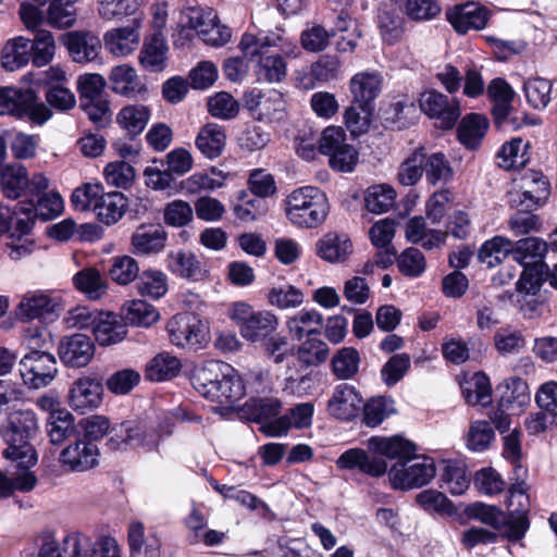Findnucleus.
<instances>
[{
	"instance_id": "obj_33",
	"label": "nucleus",
	"mask_w": 557,
	"mask_h": 557,
	"mask_svg": "<svg viewBox=\"0 0 557 557\" xmlns=\"http://www.w3.org/2000/svg\"><path fill=\"white\" fill-rule=\"evenodd\" d=\"M168 46L162 33H153L146 38L140 51L141 65L151 72H160L165 67Z\"/></svg>"
},
{
	"instance_id": "obj_53",
	"label": "nucleus",
	"mask_w": 557,
	"mask_h": 557,
	"mask_svg": "<svg viewBox=\"0 0 557 557\" xmlns=\"http://www.w3.org/2000/svg\"><path fill=\"white\" fill-rule=\"evenodd\" d=\"M267 300L271 306L281 310L294 309L304 304L305 294L298 287L285 284L270 288Z\"/></svg>"
},
{
	"instance_id": "obj_59",
	"label": "nucleus",
	"mask_w": 557,
	"mask_h": 557,
	"mask_svg": "<svg viewBox=\"0 0 557 557\" xmlns=\"http://www.w3.org/2000/svg\"><path fill=\"white\" fill-rule=\"evenodd\" d=\"M124 310V321L132 325L148 327L159 319V312L154 307L141 299L129 301Z\"/></svg>"
},
{
	"instance_id": "obj_13",
	"label": "nucleus",
	"mask_w": 557,
	"mask_h": 557,
	"mask_svg": "<svg viewBox=\"0 0 557 557\" xmlns=\"http://www.w3.org/2000/svg\"><path fill=\"white\" fill-rule=\"evenodd\" d=\"M116 540L111 536H100L96 541L83 533H70L65 536L66 557H109L114 553Z\"/></svg>"
},
{
	"instance_id": "obj_64",
	"label": "nucleus",
	"mask_w": 557,
	"mask_h": 557,
	"mask_svg": "<svg viewBox=\"0 0 557 557\" xmlns=\"http://www.w3.org/2000/svg\"><path fill=\"white\" fill-rule=\"evenodd\" d=\"M109 275L119 285H127L139 275L138 262L131 256L114 257Z\"/></svg>"
},
{
	"instance_id": "obj_42",
	"label": "nucleus",
	"mask_w": 557,
	"mask_h": 557,
	"mask_svg": "<svg viewBox=\"0 0 557 557\" xmlns=\"http://www.w3.org/2000/svg\"><path fill=\"white\" fill-rule=\"evenodd\" d=\"M109 79L115 94L135 97L144 90L138 82L136 70L128 64L116 65L111 70Z\"/></svg>"
},
{
	"instance_id": "obj_4",
	"label": "nucleus",
	"mask_w": 557,
	"mask_h": 557,
	"mask_svg": "<svg viewBox=\"0 0 557 557\" xmlns=\"http://www.w3.org/2000/svg\"><path fill=\"white\" fill-rule=\"evenodd\" d=\"M285 212L293 224L301 227H315L325 220L329 201L325 194L319 188L304 186L287 196Z\"/></svg>"
},
{
	"instance_id": "obj_43",
	"label": "nucleus",
	"mask_w": 557,
	"mask_h": 557,
	"mask_svg": "<svg viewBox=\"0 0 557 557\" xmlns=\"http://www.w3.org/2000/svg\"><path fill=\"white\" fill-rule=\"evenodd\" d=\"M33 101L32 89H17L13 87L0 88V114L23 117L25 110Z\"/></svg>"
},
{
	"instance_id": "obj_40",
	"label": "nucleus",
	"mask_w": 557,
	"mask_h": 557,
	"mask_svg": "<svg viewBox=\"0 0 557 557\" xmlns=\"http://www.w3.org/2000/svg\"><path fill=\"white\" fill-rule=\"evenodd\" d=\"M75 288L91 300L100 299L108 292L104 276L95 268H85L72 278Z\"/></svg>"
},
{
	"instance_id": "obj_9",
	"label": "nucleus",
	"mask_w": 557,
	"mask_h": 557,
	"mask_svg": "<svg viewBox=\"0 0 557 557\" xmlns=\"http://www.w3.org/2000/svg\"><path fill=\"white\" fill-rule=\"evenodd\" d=\"M18 366L23 383L33 389L48 386L58 374L57 359L47 351L32 350L21 359Z\"/></svg>"
},
{
	"instance_id": "obj_20",
	"label": "nucleus",
	"mask_w": 557,
	"mask_h": 557,
	"mask_svg": "<svg viewBox=\"0 0 557 557\" xmlns=\"http://www.w3.org/2000/svg\"><path fill=\"white\" fill-rule=\"evenodd\" d=\"M63 42L76 63L95 61L102 49L99 37L86 30L69 32L63 36Z\"/></svg>"
},
{
	"instance_id": "obj_19",
	"label": "nucleus",
	"mask_w": 557,
	"mask_h": 557,
	"mask_svg": "<svg viewBox=\"0 0 557 557\" xmlns=\"http://www.w3.org/2000/svg\"><path fill=\"white\" fill-rule=\"evenodd\" d=\"M336 466L342 470L357 469L372 478H380L387 471V463L383 458L370 455L361 448H350L345 450L337 458Z\"/></svg>"
},
{
	"instance_id": "obj_46",
	"label": "nucleus",
	"mask_w": 557,
	"mask_h": 557,
	"mask_svg": "<svg viewBox=\"0 0 557 557\" xmlns=\"http://www.w3.org/2000/svg\"><path fill=\"white\" fill-rule=\"evenodd\" d=\"M125 207L126 198L122 193H103L94 212L100 222L112 225L123 216Z\"/></svg>"
},
{
	"instance_id": "obj_15",
	"label": "nucleus",
	"mask_w": 557,
	"mask_h": 557,
	"mask_svg": "<svg viewBox=\"0 0 557 557\" xmlns=\"http://www.w3.org/2000/svg\"><path fill=\"white\" fill-rule=\"evenodd\" d=\"M34 200L21 201L10 208L0 205V234L10 233V237L27 236L32 231Z\"/></svg>"
},
{
	"instance_id": "obj_1",
	"label": "nucleus",
	"mask_w": 557,
	"mask_h": 557,
	"mask_svg": "<svg viewBox=\"0 0 557 557\" xmlns=\"http://www.w3.org/2000/svg\"><path fill=\"white\" fill-rule=\"evenodd\" d=\"M238 48L245 59L257 61L256 73L259 79L269 83H280L286 77L287 65L284 58L296 59L301 54L296 41L281 27L269 32L261 30L257 35L246 33L242 36Z\"/></svg>"
},
{
	"instance_id": "obj_63",
	"label": "nucleus",
	"mask_w": 557,
	"mask_h": 557,
	"mask_svg": "<svg viewBox=\"0 0 557 557\" xmlns=\"http://www.w3.org/2000/svg\"><path fill=\"white\" fill-rule=\"evenodd\" d=\"M138 290L143 296L159 299L168 292V276L160 270H147L139 276Z\"/></svg>"
},
{
	"instance_id": "obj_39",
	"label": "nucleus",
	"mask_w": 557,
	"mask_h": 557,
	"mask_svg": "<svg viewBox=\"0 0 557 557\" xmlns=\"http://www.w3.org/2000/svg\"><path fill=\"white\" fill-rule=\"evenodd\" d=\"M150 116L147 106L135 103L123 107L116 115V122L129 136L135 137L146 128Z\"/></svg>"
},
{
	"instance_id": "obj_38",
	"label": "nucleus",
	"mask_w": 557,
	"mask_h": 557,
	"mask_svg": "<svg viewBox=\"0 0 557 557\" xmlns=\"http://www.w3.org/2000/svg\"><path fill=\"white\" fill-rule=\"evenodd\" d=\"M30 39L18 36L10 39L2 49L1 64L10 72L25 66L30 60Z\"/></svg>"
},
{
	"instance_id": "obj_50",
	"label": "nucleus",
	"mask_w": 557,
	"mask_h": 557,
	"mask_svg": "<svg viewBox=\"0 0 557 557\" xmlns=\"http://www.w3.org/2000/svg\"><path fill=\"white\" fill-rule=\"evenodd\" d=\"M466 401L472 406H487L492 403V387L490 379L482 372H476L466 383L462 389Z\"/></svg>"
},
{
	"instance_id": "obj_6",
	"label": "nucleus",
	"mask_w": 557,
	"mask_h": 557,
	"mask_svg": "<svg viewBox=\"0 0 557 557\" xmlns=\"http://www.w3.org/2000/svg\"><path fill=\"white\" fill-rule=\"evenodd\" d=\"M386 473L394 490L408 491L429 484L436 474V466L430 457L411 455L395 462Z\"/></svg>"
},
{
	"instance_id": "obj_11",
	"label": "nucleus",
	"mask_w": 557,
	"mask_h": 557,
	"mask_svg": "<svg viewBox=\"0 0 557 557\" xmlns=\"http://www.w3.org/2000/svg\"><path fill=\"white\" fill-rule=\"evenodd\" d=\"M95 350L91 338L81 333L62 337L58 346L60 360L70 368L88 366L95 356Z\"/></svg>"
},
{
	"instance_id": "obj_47",
	"label": "nucleus",
	"mask_w": 557,
	"mask_h": 557,
	"mask_svg": "<svg viewBox=\"0 0 557 557\" xmlns=\"http://www.w3.org/2000/svg\"><path fill=\"white\" fill-rule=\"evenodd\" d=\"M226 175L211 168L209 172H196L182 182V188L186 194L196 195L201 191H211L221 188L225 183Z\"/></svg>"
},
{
	"instance_id": "obj_61",
	"label": "nucleus",
	"mask_w": 557,
	"mask_h": 557,
	"mask_svg": "<svg viewBox=\"0 0 557 557\" xmlns=\"http://www.w3.org/2000/svg\"><path fill=\"white\" fill-rule=\"evenodd\" d=\"M330 354V348L325 342L317 337H308L297 349L299 362L306 367L323 363Z\"/></svg>"
},
{
	"instance_id": "obj_52",
	"label": "nucleus",
	"mask_w": 557,
	"mask_h": 557,
	"mask_svg": "<svg viewBox=\"0 0 557 557\" xmlns=\"http://www.w3.org/2000/svg\"><path fill=\"white\" fill-rule=\"evenodd\" d=\"M54 37L49 30H37L30 39L32 62L37 67L49 64L55 54Z\"/></svg>"
},
{
	"instance_id": "obj_30",
	"label": "nucleus",
	"mask_w": 557,
	"mask_h": 557,
	"mask_svg": "<svg viewBox=\"0 0 557 557\" xmlns=\"http://www.w3.org/2000/svg\"><path fill=\"white\" fill-rule=\"evenodd\" d=\"M106 49L115 57H126L133 53L140 41V35L135 26L117 27L108 30L103 36Z\"/></svg>"
},
{
	"instance_id": "obj_14",
	"label": "nucleus",
	"mask_w": 557,
	"mask_h": 557,
	"mask_svg": "<svg viewBox=\"0 0 557 557\" xmlns=\"http://www.w3.org/2000/svg\"><path fill=\"white\" fill-rule=\"evenodd\" d=\"M168 233L159 223H141L131 236V248L137 256H152L162 252L166 246Z\"/></svg>"
},
{
	"instance_id": "obj_51",
	"label": "nucleus",
	"mask_w": 557,
	"mask_h": 557,
	"mask_svg": "<svg viewBox=\"0 0 557 557\" xmlns=\"http://www.w3.org/2000/svg\"><path fill=\"white\" fill-rule=\"evenodd\" d=\"M424 161V148H417L400 163L397 173L398 182L406 187L416 185L423 175Z\"/></svg>"
},
{
	"instance_id": "obj_41",
	"label": "nucleus",
	"mask_w": 557,
	"mask_h": 557,
	"mask_svg": "<svg viewBox=\"0 0 557 557\" xmlns=\"http://www.w3.org/2000/svg\"><path fill=\"white\" fill-rule=\"evenodd\" d=\"M547 244L539 237H525L512 243L511 259L519 265L543 262Z\"/></svg>"
},
{
	"instance_id": "obj_54",
	"label": "nucleus",
	"mask_w": 557,
	"mask_h": 557,
	"mask_svg": "<svg viewBox=\"0 0 557 557\" xmlns=\"http://www.w3.org/2000/svg\"><path fill=\"white\" fill-rule=\"evenodd\" d=\"M523 270L516 282L517 290L525 294H536L542 282L547 281L548 267L544 262L522 264Z\"/></svg>"
},
{
	"instance_id": "obj_21",
	"label": "nucleus",
	"mask_w": 557,
	"mask_h": 557,
	"mask_svg": "<svg viewBox=\"0 0 557 557\" xmlns=\"http://www.w3.org/2000/svg\"><path fill=\"white\" fill-rule=\"evenodd\" d=\"M314 407L311 403L298 404L289 410L288 414L273 419L262 428L269 436L278 437L288 432L290 428L307 429L312 424Z\"/></svg>"
},
{
	"instance_id": "obj_56",
	"label": "nucleus",
	"mask_w": 557,
	"mask_h": 557,
	"mask_svg": "<svg viewBox=\"0 0 557 557\" xmlns=\"http://www.w3.org/2000/svg\"><path fill=\"white\" fill-rule=\"evenodd\" d=\"M73 431L74 418L71 412L60 410L49 413L47 432L52 444H61L71 436Z\"/></svg>"
},
{
	"instance_id": "obj_45",
	"label": "nucleus",
	"mask_w": 557,
	"mask_h": 557,
	"mask_svg": "<svg viewBox=\"0 0 557 557\" xmlns=\"http://www.w3.org/2000/svg\"><path fill=\"white\" fill-rule=\"evenodd\" d=\"M182 369L178 358L160 352L146 364V377L153 382L166 381L175 377Z\"/></svg>"
},
{
	"instance_id": "obj_44",
	"label": "nucleus",
	"mask_w": 557,
	"mask_h": 557,
	"mask_svg": "<svg viewBox=\"0 0 557 557\" xmlns=\"http://www.w3.org/2000/svg\"><path fill=\"white\" fill-rule=\"evenodd\" d=\"M28 183L26 169L17 163L0 165V185L7 198L17 199Z\"/></svg>"
},
{
	"instance_id": "obj_17",
	"label": "nucleus",
	"mask_w": 557,
	"mask_h": 557,
	"mask_svg": "<svg viewBox=\"0 0 557 557\" xmlns=\"http://www.w3.org/2000/svg\"><path fill=\"white\" fill-rule=\"evenodd\" d=\"M246 106L259 121L278 122L285 116L286 102L283 94L276 89L252 92L247 98Z\"/></svg>"
},
{
	"instance_id": "obj_32",
	"label": "nucleus",
	"mask_w": 557,
	"mask_h": 557,
	"mask_svg": "<svg viewBox=\"0 0 557 557\" xmlns=\"http://www.w3.org/2000/svg\"><path fill=\"white\" fill-rule=\"evenodd\" d=\"M108 436L107 446L110 450H126L146 445L144 431L132 422L109 429Z\"/></svg>"
},
{
	"instance_id": "obj_60",
	"label": "nucleus",
	"mask_w": 557,
	"mask_h": 557,
	"mask_svg": "<svg viewBox=\"0 0 557 557\" xmlns=\"http://www.w3.org/2000/svg\"><path fill=\"white\" fill-rule=\"evenodd\" d=\"M466 515L469 519L478 520L496 530L503 528L507 520V516L498 507L480 502L469 505Z\"/></svg>"
},
{
	"instance_id": "obj_62",
	"label": "nucleus",
	"mask_w": 557,
	"mask_h": 557,
	"mask_svg": "<svg viewBox=\"0 0 557 557\" xmlns=\"http://www.w3.org/2000/svg\"><path fill=\"white\" fill-rule=\"evenodd\" d=\"M394 411L392 399L383 396L373 397L363 405V422L371 428L377 426Z\"/></svg>"
},
{
	"instance_id": "obj_2",
	"label": "nucleus",
	"mask_w": 557,
	"mask_h": 557,
	"mask_svg": "<svg viewBox=\"0 0 557 557\" xmlns=\"http://www.w3.org/2000/svg\"><path fill=\"white\" fill-rule=\"evenodd\" d=\"M37 431L38 421L34 411L25 409L11 412L0 426L1 437L7 445L3 457L23 469L34 467L38 456L30 440Z\"/></svg>"
},
{
	"instance_id": "obj_34",
	"label": "nucleus",
	"mask_w": 557,
	"mask_h": 557,
	"mask_svg": "<svg viewBox=\"0 0 557 557\" xmlns=\"http://www.w3.org/2000/svg\"><path fill=\"white\" fill-rule=\"evenodd\" d=\"M488 128V121L478 113L466 115L458 125L457 135L459 141L468 149H476Z\"/></svg>"
},
{
	"instance_id": "obj_58",
	"label": "nucleus",
	"mask_w": 557,
	"mask_h": 557,
	"mask_svg": "<svg viewBox=\"0 0 557 557\" xmlns=\"http://www.w3.org/2000/svg\"><path fill=\"white\" fill-rule=\"evenodd\" d=\"M360 356L354 347L341 348L332 359L334 374L342 380L352 377L359 370Z\"/></svg>"
},
{
	"instance_id": "obj_5",
	"label": "nucleus",
	"mask_w": 557,
	"mask_h": 557,
	"mask_svg": "<svg viewBox=\"0 0 557 557\" xmlns=\"http://www.w3.org/2000/svg\"><path fill=\"white\" fill-rule=\"evenodd\" d=\"M228 315L238 327L240 335L252 343L267 338L278 326V318L275 313L270 310H255L245 301L234 302Z\"/></svg>"
},
{
	"instance_id": "obj_23",
	"label": "nucleus",
	"mask_w": 557,
	"mask_h": 557,
	"mask_svg": "<svg viewBox=\"0 0 557 557\" xmlns=\"http://www.w3.org/2000/svg\"><path fill=\"white\" fill-rule=\"evenodd\" d=\"M362 405V397L356 388L347 383L337 385L332 398L329 400L327 410L331 416L339 420H351L357 417Z\"/></svg>"
},
{
	"instance_id": "obj_7",
	"label": "nucleus",
	"mask_w": 557,
	"mask_h": 557,
	"mask_svg": "<svg viewBox=\"0 0 557 557\" xmlns=\"http://www.w3.org/2000/svg\"><path fill=\"white\" fill-rule=\"evenodd\" d=\"M62 310V298L52 290L36 289L25 293L15 308V317L22 322L51 320Z\"/></svg>"
},
{
	"instance_id": "obj_36",
	"label": "nucleus",
	"mask_w": 557,
	"mask_h": 557,
	"mask_svg": "<svg viewBox=\"0 0 557 557\" xmlns=\"http://www.w3.org/2000/svg\"><path fill=\"white\" fill-rule=\"evenodd\" d=\"M352 251V244L346 235L326 234L317 244L318 256L331 263L343 262Z\"/></svg>"
},
{
	"instance_id": "obj_27",
	"label": "nucleus",
	"mask_w": 557,
	"mask_h": 557,
	"mask_svg": "<svg viewBox=\"0 0 557 557\" xmlns=\"http://www.w3.org/2000/svg\"><path fill=\"white\" fill-rule=\"evenodd\" d=\"M91 333L101 346L117 344L124 339L127 333L124 319L113 312H99Z\"/></svg>"
},
{
	"instance_id": "obj_57",
	"label": "nucleus",
	"mask_w": 557,
	"mask_h": 557,
	"mask_svg": "<svg viewBox=\"0 0 557 557\" xmlns=\"http://www.w3.org/2000/svg\"><path fill=\"white\" fill-rule=\"evenodd\" d=\"M470 486V475L466 467L458 462H448L442 474V487L453 495H462Z\"/></svg>"
},
{
	"instance_id": "obj_29",
	"label": "nucleus",
	"mask_w": 557,
	"mask_h": 557,
	"mask_svg": "<svg viewBox=\"0 0 557 557\" xmlns=\"http://www.w3.org/2000/svg\"><path fill=\"white\" fill-rule=\"evenodd\" d=\"M323 315L315 309H302L286 320V330L296 341L305 336L320 335L323 326Z\"/></svg>"
},
{
	"instance_id": "obj_10",
	"label": "nucleus",
	"mask_w": 557,
	"mask_h": 557,
	"mask_svg": "<svg viewBox=\"0 0 557 557\" xmlns=\"http://www.w3.org/2000/svg\"><path fill=\"white\" fill-rule=\"evenodd\" d=\"M420 109L428 116L436 119L441 123V127L451 128L460 116V106L456 98L435 90L430 89L421 94Z\"/></svg>"
},
{
	"instance_id": "obj_24",
	"label": "nucleus",
	"mask_w": 557,
	"mask_h": 557,
	"mask_svg": "<svg viewBox=\"0 0 557 557\" xmlns=\"http://www.w3.org/2000/svg\"><path fill=\"white\" fill-rule=\"evenodd\" d=\"M218 14L211 9L190 7L181 13L178 39L189 40L194 36L202 39V30H210Z\"/></svg>"
},
{
	"instance_id": "obj_22",
	"label": "nucleus",
	"mask_w": 557,
	"mask_h": 557,
	"mask_svg": "<svg viewBox=\"0 0 557 557\" xmlns=\"http://www.w3.org/2000/svg\"><path fill=\"white\" fill-rule=\"evenodd\" d=\"M165 261L168 270L181 278L198 282L208 274L203 262L190 250H172L168 253Z\"/></svg>"
},
{
	"instance_id": "obj_35",
	"label": "nucleus",
	"mask_w": 557,
	"mask_h": 557,
	"mask_svg": "<svg viewBox=\"0 0 557 557\" xmlns=\"http://www.w3.org/2000/svg\"><path fill=\"white\" fill-rule=\"evenodd\" d=\"M226 143L225 128L215 123L205 125L196 137L198 150L207 158L214 159L221 156Z\"/></svg>"
},
{
	"instance_id": "obj_37",
	"label": "nucleus",
	"mask_w": 557,
	"mask_h": 557,
	"mask_svg": "<svg viewBox=\"0 0 557 557\" xmlns=\"http://www.w3.org/2000/svg\"><path fill=\"white\" fill-rule=\"evenodd\" d=\"M407 240L420 243L425 249H433L442 245L446 239V233L437 230H429L422 216H413L406 224Z\"/></svg>"
},
{
	"instance_id": "obj_3",
	"label": "nucleus",
	"mask_w": 557,
	"mask_h": 557,
	"mask_svg": "<svg viewBox=\"0 0 557 557\" xmlns=\"http://www.w3.org/2000/svg\"><path fill=\"white\" fill-rule=\"evenodd\" d=\"M193 384L200 395L221 405H232L246 393L238 372L221 361H209L198 368Z\"/></svg>"
},
{
	"instance_id": "obj_31",
	"label": "nucleus",
	"mask_w": 557,
	"mask_h": 557,
	"mask_svg": "<svg viewBox=\"0 0 557 557\" xmlns=\"http://www.w3.org/2000/svg\"><path fill=\"white\" fill-rule=\"evenodd\" d=\"M368 447L380 456L398 459V461L406 460V458L416 454V445L399 435L391 437L372 436L368 440Z\"/></svg>"
},
{
	"instance_id": "obj_55",
	"label": "nucleus",
	"mask_w": 557,
	"mask_h": 557,
	"mask_svg": "<svg viewBox=\"0 0 557 557\" xmlns=\"http://www.w3.org/2000/svg\"><path fill=\"white\" fill-rule=\"evenodd\" d=\"M373 110L374 106L367 104L366 107L363 103H354L351 100L345 111V124L354 137L364 134L369 129Z\"/></svg>"
},
{
	"instance_id": "obj_48",
	"label": "nucleus",
	"mask_w": 557,
	"mask_h": 557,
	"mask_svg": "<svg viewBox=\"0 0 557 557\" xmlns=\"http://www.w3.org/2000/svg\"><path fill=\"white\" fill-rule=\"evenodd\" d=\"M396 191L388 184L372 185L364 191L366 209L375 214H382L395 205Z\"/></svg>"
},
{
	"instance_id": "obj_26",
	"label": "nucleus",
	"mask_w": 557,
	"mask_h": 557,
	"mask_svg": "<svg viewBox=\"0 0 557 557\" xmlns=\"http://www.w3.org/2000/svg\"><path fill=\"white\" fill-rule=\"evenodd\" d=\"M487 96L493 102V117L498 128H507L515 91L503 78H494L487 86Z\"/></svg>"
},
{
	"instance_id": "obj_28",
	"label": "nucleus",
	"mask_w": 557,
	"mask_h": 557,
	"mask_svg": "<svg viewBox=\"0 0 557 557\" xmlns=\"http://www.w3.org/2000/svg\"><path fill=\"white\" fill-rule=\"evenodd\" d=\"M382 89V77L377 72H359L349 81V91L354 103L374 106Z\"/></svg>"
},
{
	"instance_id": "obj_16",
	"label": "nucleus",
	"mask_w": 557,
	"mask_h": 557,
	"mask_svg": "<svg viewBox=\"0 0 557 557\" xmlns=\"http://www.w3.org/2000/svg\"><path fill=\"white\" fill-rule=\"evenodd\" d=\"M99 456L96 444L85 438H77L61 451L60 461L71 471L84 472L98 465Z\"/></svg>"
},
{
	"instance_id": "obj_25",
	"label": "nucleus",
	"mask_w": 557,
	"mask_h": 557,
	"mask_svg": "<svg viewBox=\"0 0 557 557\" xmlns=\"http://www.w3.org/2000/svg\"><path fill=\"white\" fill-rule=\"evenodd\" d=\"M447 20L459 34L470 29H483L488 21V12L476 3L469 2L454 7L447 13Z\"/></svg>"
},
{
	"instance_id": "obj_49",
	"label": "nucleus",
	"mask_w": 557,
	"mask_h": 557,
	"mask_svg": "<svg viewBox=\"0 0 557 557\" xmlns=\"http://www.w3.org/2000/svg\"><path fill=\"white\" fill-rule=\"evenodd\" d=\"M512 242L503 236H494L486 240L479 250V260L488 268L500 264L505 259L511 257Z\"/></svg>"
},
{
	"instance_id": "obj_8",
	"label": "nucleus",
	"mask_w": 557,
	"mask_h": 557,
	"mask_svg": "<svg viewBox=\"0 0 557 557\" xmlns=\"http://www.w3.org/2000/svg\"><path fill=\"white\" fill-rule=\"evenodd\" d=\"M171 343L177 347L199 349L208 342L207 324L194 313H178L166 325Z\"/></svg>"
},
{
	"instance_id": "obj_18",
	"label": "nucleus",
	"mask_w": 557,
	"mask_h": 557,
	"mask_svg": "<svg viewBox=\"0 0 557 557\" xmlns=\"http://www.w3.org/2000/svg\"><path fill=\"white\" fill-rule=\"evenodd\" d=\"M521 193L510 194V202L524 209L541 206L549 195V183L541 172H528L521 178Z\"/></svg>"
},
{
	"instance_id": "obj_12",
	"label": "nucleus",
	"mask_w": 557,
	"mask_h": 557,
	"mask_svg": "<svg viewBox=\"0 0 557 557\" xmlns=\"http://www.w3.org/2000/svg\"><path fill=\"white\" fill-rule=\"evenodd\" d=\"M102 379L96 375L78 377L70 389V406L75 411L84 413L100 406L102 401Z\"/></svg>"
}]
</instances>
